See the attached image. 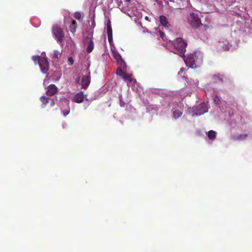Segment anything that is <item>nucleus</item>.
<instances>
[{
  "label": "nucleus",
  "instance_id": "obj_32",
  "mask_svg": "<svg viewBox=\"0 0 252 252\" xmlns=\"http://www.w3.org/2000/svg\"><path fill=\"white\" fill-rule=\"evenodd\" d=\"M247 134L240 135L239 136V139H241V140H243V139H245L247 137Z\"/></svg>",
  "mask_w": 252,
  "mask_h": 252
},
{
  "label": "nucleus",
  "instance_id": "obj_34",
  "mask_svg": "<svg viewBox=\"0 0 252 252\" xmlns=\"http://www.w3.org/2000/svg\"><path fill=\"white\" fill-rule=\"evenodd\" d=\"M185 69L184 68H181L180 69V71L179 72L178 74H180L181 73H183Z\"/></svg>",
  "mask_w": 252,
  "mask_h": 252
},
{
  "label": "nucleus",
  "instance_id": "obj_18",
  "mask_svg": "<svg viewBox=\"0 0 252 252\" xmlns=\"http://www.w3.org/2000/svg\"><path fill=\"white\" fill-rule=\"evenodd\" d=\"M173 111V116L174 119H176L180 117L182 115V111L178 109L174 110L172 109Z\"/></svg>",
  "mask_w": 252,
  "mask_h": 252
},
{
  "label": "nucleus",
  "instance_id": "obj_5",
  "mask_svg": "<svg viewBox=\"0 0 252 252\" xmlns=\"http://www.w3.org/2000/svg\"><path fill=\"white\" fill-rule=\"evenodd\" d=\"M192 116H200L208 112V108L205 103H201L197 106L192 108Z\"/></svg>",
  "mask_w": 252,
  "mask_h": 252
},
{
  "label": "nucleus",
  "instance_id": "obj_40",
  "mask_svg": "<svg viewBox=\"0 0 252 252\" xmlns=\"http://www.w3.org/2000/svg\"><path fill=\"white\" fill-rule=\"evenodd\" d=\"M189 111L191 110V108L189 109Z\"/></svg>",
  "mask_w": 252,
  "mask_h": 252
},
{
  "label": "nucleus",
  "instance_id": "obj_38",
  "mask_svg": "<svg viewBox=\"0 0 252 252\" xmlns=\"http://www.w3.org/2000/svg\"><path fill=\"white\" fill-rule=\"evenodd\" d=\"M129 1H130V0H127V2H129ZM132 1H135V2H136V0H132Z\"/></svg>",
  "mask_w": 252,
  "mask_h": 252
},
{
  "label": "nucleus",
  "instance_id": "obj_9",
  "mask_svg": "<svg viewBox=\"0 0 252 252\" xmlns=\"http://www.w3.org/2000/svg\"><path fill=\"white\" fill-rule=\"evenodd\" d=\"M112 54L114 58L116 60L119 66H126L125 61L122 58L121 56L116 51H112Z\"/></svg>",
  "mask_w": 252,
  "mask_h": 252
},
{
  "label": "nucleus",
  "instance_id": "obj_4",
  "mask_svg": "<svg viewBox=\"0 0 252 252\" xmlns=\"http://www.w3.org/2000/svg\"><path fill=\"white\" fill-rule=\"evenodd\" d=\"M52 32L55 36L58 42H62L64 40V33L61 27L58 25H54L52 28Z\"/></svg>",
  "mask_w": 252,
  "mask_h": 252
},
{
  "label": "nucleus",
  "instance_id": "obj_35",
  "mask_svg": "<svg viewBox=\"0 0 252 252\" xmlns=\"http://www.w3.org/2000/svg\"><path fill=\"white\" fill-rule=\"evenodd\" d=\"M51 99L52 101H51V102L50 103V106H53L55 105V102H54L53 99Z\"/></svg>",
  "mask_w": 252,
  "mask_h": 252
},
{
  "label": "nucleus",
  "instance_id": "obj_27",
  "mask_svg": "<svg viewBox=\"0 0 252 252\" xmlns=\"http://www.w3.org/2000/svg\"><path fill=\"white\" fill-rule=\"evenodd\" d=\"M158 32L159 33V35L161 37V38L163 39V40L164 41H167L168 39L166 38L165 37V34L163 32L160 31H158Z\"/></svg>",
  "mask_w": 252,
  "mask_h": 252
},
{
  "label": "nucleus",
  "instance_id": "obj_28",
  "mask_svg": "<svg viewBox=\"0 0 252 252\" xmlns=\"http://www.w3.org/2000/svg\"><path fill=\"white\" fill-rule=\"evenodd\" d=\"M119 99H120V105L121 107H124L125 105V103L123 101L122 99V95L121 94L119 95Z\"/></svg>",
  "mask_w": 252,
  "mask_h": 252
},
{
  "label": "nucleus",
  "instance_id": "obj_21",
  "mask_svg": "<svg viewBox=\"0 0 252 252\" xmlns=\"http://www.w3.org/2000/svg\"><path fill=\"white\" fill-rule=\"evenodd\" d=\"M61 53L59 51L55 50L54 51V54L53 56V59L56 61H57L59 60V59L61 58Z\"/></svg>",
  "mask_w": 252,
  "mask_h": 252
},
{
  "label": "nucleus",
  "instance_id": "obj_14",
  "mask_svg": "<svg viewBox=\"0 0 252 252\" xmlns=\"http://www.w3.org/2000/svg\"><path fill=\"white\" fill-rule=\"evenodd\" d=\"M125 66H119L116 71L117 75L126 80V72L125 71Z\"/></svg>",
  "mask_w": 252,
  "mask_h": 252
},
{
  "label": "nucleus",
  "instance_id": "obj_8",
  "mask_svg": "<svg viewBox=\"0 0 252 252\" xmlns=\"http://www.w3.org/2000/svg\"><path fill=\"white\" fill-rule=\"evenodd\" d=\"M127 85L131 87L132 89L138 91V84L135 79H133L131 75L127 73Z\"/></svg>",
  "mask_w": 252,
  "mask_h": 252
},
{
  "label": "nucleus",
  "instance_id": "obj_39",
  "mask_svg": "<svg viewBox=\"0 0 252 252\" xmlns=\"http://www.w3.org/2000/svg\"><path fill=\"white\" fill-rule=\"evenodd\" d=\"M155 1L158 2V0H154Z\"/></svg>",
  "mask_w": 252,
  "mask_h": 252
},
{
  "label": "nucleus",
  "instance_id": "obj_15",
  "mask_svg": "<svg viewBox=\"0 0 252 252\" xmlns=\"http://www.w3.org/2000/svg\"><path fill=\"white\" fill-rule=\"evenodd\" d=\"M107 32L108 36V40L109 42L112 41V29L111 27V23L110 20H108L106 24Z\"/></svg>",
  "mask_w": 252,
  "mask_h": 252
},
{
  "label": "nucleus",
  "instance_id": "obj_17",
  "mask_svg": "<svg viewBox=\"0 0 252 252\" xmlns=\"http://www.w3.org/2000/svg\"><path fill=\"white\" fill-rule=\"evenodd\" d=\"M159 22L161 25H162L165 28H169L170 26V24L167 18L164 15L160 16Z\"/></svg>",
  "mask_w": 252,
  "mask_h": 252
},
{
  "label": "nucleus",
  "instance_id": "obj_29",
  "mask_svg": "<svg viewBox=\"0 0 252 252\" xmlns=\"http://www.w3.org/2000/svg\"><path fill=\"white\" fill-rule=\"evenodd\" d=\"M226 103L225 102H223L221 103V108L222 110H225V111H227V106H226Z\"/></svg>",
  "mask_w": 252,
  "mask_h": 252
},
{
  "label": "nucleus",
  "instance_id": "obj_30",
  "mask_svg": "<svg viewBox=\"0 0 252 252\" xmlns=\"http://www.w3.org/2000/svg\"><path fill=\"white\" fill-rule=\"evenodd\" d=\"M70 112V108L68 107V109L64 110L63 111V113L64 116H67Z\"/></svg>",
  "mask_w": 252,
  "mask_h": 252
},
{
  "label": "nucleus",
  "instance_id": "obj_10",
  "mask_svg": "<svg viewBox=\"0 0 252 252\" xmlns=\"http://www.w3.org/2000/svg\"><path fill=\"white\" fill-rule=\"evenodd\" d=\"M230 45L229 43L227 41V40L222 39L220 40L219 41L218 47L220 49H222L224 51H227L229 49V48L230 47Z\"/></svg>",
  "mask_w": 252,
  "mask_h": 252
},
{
  "label": "nucleus",
  "instance_id": "obj_2",
  "mask_svg": "<svg viewBox=\"0 0 252 252\" xmlns=\"http://www.w3.org/2000/svg\"><path fill=\"white\" fill-rule=\"evenodd\" d=\"M172 44L175 48V53L179 54L181 57L184 56L186 51L187 42L182 38L179 37L173 41Z\"/></svg>",
  "mask_w": 252,
  "mask_h": 252
},
{
  "label": "nucleus",
  "instance_id": "obj_6",
  "mask_svg": "<svg viewBox=\"0 0 252 252\" xmlns=\"http://www.w3.org/2000/svg\"><path fill=\"white\" fill-rule=\"evenodd\" d=\"M127 15L129 16L130 19L132 20H133L135 23L139 24L140 26H142L141 22L140 21V20L142 17V13L137 11L136 9L133 10V11L127 13Z\"/></svg>",
  "mask_w": 252,
  "mask_h": 252
},
{
  "label": "nucleus",
  "instance_id": "obj_11",
  "mask_svg": "<svg viewBox=\"0 0 252 252\" xmlns=\"http://www.w3.org/2000/svg\"><path fill=\"white\" fill-rule=\"evenodd\" d=\"M93 39V34L91 35V37H87L85 38V41L88 43L86 52L88 53L92 52L94 48V42Z\"/></svg>",
  "mask_w": 252,
  "mask_h": 252
},
{
  "label": "nucleus",
  "instance_id": "obj_16",
  "mask_svg": "<svg viewBox=\"0 0 252 252\" xmlns=\"http://www.w3.org/2000/svg\"><path fill=\"white\" fill-rule=\"evenodd\" d=\"M85 98V95L82 92L77 94L74 97L73 101L77 103H82Z\"/></svg>",
  "mask_w": 252,
  "mask_h": 252
},
{
  "label": "nucleus",
  "instance_id": "obj_24",
  "mask_svg": "<svg viewBox=\"0 0 252 252\" xmlns=\"http://www.w3.org/2000/svg\"><path fill=\"white\" fill-rule=\"evenodd\" d=\"M41 58L42 57H40L39 56H33L32 57V59L33 61V62L35 63L36 64L37 63H39Z\"/></svg>",
  "mask_w": 252,
  "mask_h": 252
},
{
  "label": "nucleus",
  "instance_id": "obj_36",
  "mask_svg": "<svg viewBox=\"0 0 252 252\" xmlns=\"http://www.w3.org/2000/svg\"><path fill=\"white\" fill-rule=\"evenodd\" d=\"M145 19L146 20H147V21H149V22H150V19H149V17H148V16H145Z\"/></svg>",
  "mask_w": 252,
  "mask_h": 252
},
{
  "label": "nucleus",
  "instance_id": "obj_7",
  "mask_svg": "<svg viewBox=\"0 0 252 252\" xmlns=\"http://www.w3.org/2000/svg\"><path fill=\"white\" fill-rule=\"evenodd\" d=\"M38 64L40 67L42 72L43 73H46L49 68V63L47 59L45 57H42Z\"/></svg>",
  "mask_w": 252,
  "mask_h": 252
},
{
  "label": "nucleus",
  "instance_id": "obj_37",
  "mask_svg": "<svg viewBox=\"0 0 252 252\" xmlns=\"http://www.w3.org/2000/svg\"><path fill=\"white\" fill-rule=\"evenodd\" d=\"M178 107L180 109H182V108L183 107V105L182 104H180Z\"/></svg>",
  "mask_w": 252,
  "mask_h": 252
},
{
  "label": "nucleus",
  "instance_id": "obj_20",
  "mask_svg": "<svg viewBox=\"0 0 252 252\" xmlns=\"http://www.w3.org/2000/svg\"><path fill=\"white\" fill-rule=\"evenodd\" d=\"M207 135L210 140L213 141L216 138V131H215L213 130H209L207 133Z\"/></svg>",
  "mask_w": 252,
  "mask_h": 252
},
{
  "label": "nucleus",
  "instance_id": "obj_3",
  "mask_svg": "<svg viewBox=\"0 0 252 252\" xmlns=\"http://www.w3.org/2000/svg\"><path fill=\"white\" fill-rule=\"evenodd\" d=\"M187 19L188 23L193 28H197L201 24L198 15L194 13H190L188 16Z\"/></svg>",
  "mask_w": 252,
  "mask_h": 252
},
{
  "label": "nucleus",
  "instance_id": "obj_19",
  "mask_svg": "<svg viewBox=\"0 0 252 252\" xmlns=\"http://www.w3.org/2000/svg\"><path fill=\"white\" fill-rule=\"evenodd\" d=\"M76 28L77 23L74 20H73L71 21V23L69 26V30L72 33H74L76 32Z\"/></svg>",
  "mask_w": 252,
  "mask_h": 252
},
{
  "label": "nucleus",
  "instance_id": "obj_31",
  "mask_svg": "<svg viewBox=\"0 0 252 252\" xmlns=\"http://www.w3.org/2000/svg\"><path fill=\"white\" fill-rule=\"evenodd\" d=\"M95 26V22L94 18L91 20V27L94 28Z\"/></svg>",
  "mask_w": 252,
  "mask_h": 252
},
{
  "label": "nucleus",
  "instance_id": "obj_13",
  "mask_svg": "<svg viewBox=\"0 0 252 252\" xmlns=\"http://www.w3.org/2000/svg\"><path fill=\"white\" fill-rule=\"evenodd\" d=\"M58 89L54 84L50 85L46 91V94L48 96H53L57 92Z\"/></svg>",
  "mask_w": 252,
  "mask_h": 252
},
{
  "label": "nucleus",
  "instance_id": "obj_26",
  "mask_svg": "<svg viewBox=\"0 0 252 252\" xmlns=\"http://www.w3.org/2000/svg\"><path fill=\"white\" fill-rule=\"evenodd\" d=\"M213 100L214 102L217 104H219L220 102V98L218 95L214 96Z\"/></svg>",
  "mask_w": 252,
  "mask_h": 252
},
{
  "label": "nucleus",
  "instance_id": "obj_22",
  "mask_svg": "<svg viewBox=\"0 0 252 252\" xmlns=\"http://www.w3.org/2000/svg\"><path fill=\"white\" fill-rule=\"evenodd\" d=\"M212 79L216 83L222 81V78L219 75H214L212 76Z\"/></svg>",
  "mask_w": 252,
  "mask_h": 252
},
{
  "label": "nucleus",
  "instance_id": "obj_12",
  "mask_svg": "<svg viewBox=\"0 0 252 252\" xmlns=\"http://www.w3.org/2000/svg\"><path fill=\"white\" fill-rule=\"evenodd\" d=\"M91 82V75L90 72H89V74L87 76H83L81 81L82 87L83 89H87L89 86Z\"/></svg>",
  "mask_w": 252,
  "mask_h": 252
},
{
  "label": "nucleus",
  "instance_id": "obj_33",
  "mask_svg": "<svg viewBox=\"0 0 252 252\" xmlns=\"http://www.w3.org/2000/svg\"><path fill=\"white\" fill-rule=\"evenodd\" d=\"M68 62L70 63L71 65L73 64L74 61L72 57H69L68 58Z\"/></svg>",
  "mask_w": 252,
  "mask_h": 252
},
{
  "label": "nucleus",
  "instance_id": "obj_23",
  "mask_svg": "<svg viewBox=\"0 0 252 252\" xmlns=\"http://www.w3.org/2000/svg\"><path fill=\"white\" fill-rule=\"evenodd\" d=\"M40 99L43 103V107H44L47 104V103H48V98L46 97L45 96H41Z\"/></svg>",
  "mask_w": 252,
  "mask_h": 252
},
{
  "label": "nucleus",
  "instance_id": "obj_25",
  "mask_svg": "<svg viewBox=\"0 0 252 252\" xmlns=\"http://www.w3.org/2000/svg\"><path fill=\"white\" fill-rule=\"evenodd\" d=\"M74 16L75 18V19L77 20H80L82 17V14L80 12H75L74 14Z\"/></svg>",
  "mask_w": 252,
  "mask_h": 252
},
{
  "label": "nucleus",
  "instance_id": "obj_1",
  "mask_svg": "<svg viewBox=\"0 0 252 252\" xmlns=\"http://www.w3.org/2000/svg\"><path fill=\"white\" fill-rule=\"evenodd\" d=\"M186 65L192 68L200 66L203 63V55L200 51H195L193 53L188 54L184 58Z\"/></svg>",
  "mask_w": 252,
  "mask_h": 252
}]
</instances>
